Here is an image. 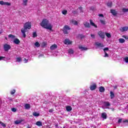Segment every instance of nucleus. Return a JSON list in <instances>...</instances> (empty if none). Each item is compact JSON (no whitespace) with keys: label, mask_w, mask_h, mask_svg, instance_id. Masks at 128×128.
<instances>
[{"label":"nucleus","mask_w":128,"mask_h":128,"mask_svg":"<svg viewBox=\"0 0 128 128\" xmlns=\"http://www.w3.org/2000/svg\"><path fill=\"white\" fill-rule=\"evenodd\" d=\"M40 25L42 28H44L50 30H52V26L51 24H49V20L48 19H43Z\"/></svg>","instance_id":"f257e3e1"},{"label":"nucleus","mask_w":128,"mask_h":128,"mask_svg":"<svg viewBox=\"0 0 128 128\" xmlns=\"http://www.w3.org/2000/svg\"><path fill=\"white\" fill-rule=\"evenodd\" d=\"M24 28L21 29V32H22L23 34V38H26V32L27 31V30L30 29L32 28V24L31 22H26L24 26Z\"/></svg>","instance_id":"f03ea898"},{"label":"nucleus","mask_w":128,"mask_h":128,"mask_svg":"<svg viewBox=\"0 0 128 128\" xmlns=\"http://www.w3.org/2000/svg\"><path fill=\"white\" fill-rule=\"evenodd\" d=\"M71 30V28L69 26L65 25V26H64L63 28V32L65 34H68V30Z\"/></svg>","instance_id":"7ed1b4c3"},{"label":"nucleus","mask_w":128,"mask_h":128,"mask_svg":"<svg viewBox=\"0 0 128 128\" xmlns=\"http://www.w3.org/2000/svg\"><path fill=\"white\" fill-rule=\"evenodd\" d=\"M11 48V46L8 44H4V50L5 52L8 51Z\"/></svg>","instance_id":"20e7f679"},{"label":"nucleus","mask_w":128,"mask_h":128,"mask_svg":"<svg viewBox=\"0 0 128 128\" xmlns=\"http://www.w3.org/2000/svg\"><path fill=\"white\" fill-rule=\"evenodd\" d=\"M96 83H94L92 85H90V90H96Z\"/></svg>","instance_id":"39448f33"},{"label":"nucleus","mask_w":128,"mask_h":128,"mask_svg":"<svg viewBox=\"0 0 128 128\" xmlns=\"http://www.w3.org/2000/svg\"><path fill=\"white\" fill-rule=\"evenodd\" d=\"M64 44L68 45H70L72 44V42H71L69 39H65V40H64Z\"/></svg>","instance_id":"423d86ee"},{"label":"nucleus","mask_w":128,"mask_h":128,"mask_svg":"<svg viewBox=\"0 0 128 128\" xmlns=\"http://www.w3.org/2000/svg\"><path fill=\"white\" fill-rule=\"evenodd\" d=\"M98 34L99 35L100 37L102 39H104V33L102 31L98 32Z\"/></svg>","instance_id":"0eeeda50"},{"label":"nucleus","mask_w":128,"mask_h":128,"mask_svg":"<svg viewBox=\"0 0 128 128\" xmlns=\"http://www.w3.org/2000/svg\"><path fill=\"white\" fill-rule=\"evenodd\" d=\"M120 30L122 32H126V31L128 30V26L122 27L120 29Z\"/></svg>","instance_id":"6e6552de"},{"label":"nucleus","mask_w":128,"mask_h":128,"mask_svg":"<svg viewBox=\"0 0 128 128\" xmlns=\"http://www.w3.org/2000/svg\"><path fill=\"white\" fill-rule=\"evenodd\" d=\"M84 28H90V24L88 22H86L84 23Z\"/></svg>","instance_id":"1a4fd4ad"},{"label":"nucleus","mask_w":128,"mask_h":128,"mask_svg":"<svg viewBox=\"0 0 128 128\" xmlns=\"http://www.w3.org/2000/svg\"><path fill=\"white\" fill-rule=\"evenodd\" d=\"M56 48H58V45H56V44H53L50 47V49L52 50H54Z\"/></svg>","instance_id":"9d476101"},{"label":"nucleus","mask_w":128,"mask_h":128,"mask_svg":"<svg viewBox=\"0 0 128 128\" xmlns=\"http://www.w3.org/2000/svg\"><path fill=\"white\" fill-rule=\"evenodd\" d=\"M13 42L14 44H19L20 43V40L19 39L15 38V39H14V40L13 41Z\"/></svg>","instance_id":"9b49d317"},{"label":"nucleus","mask_w":128,"mask_h":128,"mask_svg":"<svg viewBox=\"0 0 128 128\" xmlns=\"http://www.w3.org/2000/svg\"><path fill=\"white\" fill-rule=\"evenodd\" d=\"M101 117L104 120H106L107 118V114L106 112L102 113Z\"/></svg>","instance_id":"f8f14e48"},{"label":"nucleus","mask_w":128,"mask_h":128,"mask_svg":"<svg viewBox=\"0 0 128 128\" xmlns=\"http://www.w3.org/2000/svg\"><path fill=\"white\" fill-rule=\"evenodd\" d=\"M110 12L114 16H117V12L116 10H110Z\"/></svg>","instance_id":"ddd939ff"},{"label":"nucleus","mask_w":128,"mask_h":128,"mask_svg":"<svg viewBox=\"0 0 128 128\" xmlns=\"http://www.w3.org/2000/svg\"><path fill=\"white\" fill-rule=\"evenodd\" d=\"M90 26H92L96 28H98V26L96 24H94V23L92 22V20H90Z\"/></svg>","instance_id":"4468645a"},{"label":"nucleus","mask_w":128,"mask_h":128,"mask_svg":"<svg viewBox=\"0 0 128 128\" xmlns=\"http://www.w3.org/2000/svg\"><path fill=\"white\" fill-rule=\"evenodd\" d=\"M31 108L30 104H26L24 105V108L26 110H30Z\"/></svg>","instance_id":"2eb2a0df"},{"label":"nucleus","mask_w":128,"mask_h":128,"mask_svg":"<svg viewBox=\"0 0 128 128\" xmlns=\"http://www.w3.org/2000/svg\"><path fill=\"white\" fill-rule=\"evenodd\" d=\"M78 48L80 50L82 51H84V50H88V48H86L85 47H83L82 46H78Z\"/></svg>","instance_id":"dca6fc26"},{"label":"nucleus","mask_w":128,"mask_h":128,"mask_svg":"<svg viewBox=\"0 0 128 128\" xmlns=\"http://www.w3.org/2000/svg\"><path fill=\"white\" fill-rule=\"evenodd\" d=\"M23 121H24L23 120H15L14 124H20V123H22V122H23Z\"/></svg>","instance_id":"f3484780"},{"label":"nucleus","mask_w":128,"mask_h":128,"mask_svg":"<svg viewBox=\"0 0 128 128\" xmlns=\"http://www.w3.org/2000/svg\"><path fill=\"white\" fill-rule=\"evenodd\" d=\"M78 38H81V40H82V38H86V36L83 34H78Z\"/></svg>","instance_id":"a211bd4d"},{"label":"nucleus","mask_w":128,"mask_h":128,"mask_svg":"<svg viewBox=\"0 0 128 128\" xmlns=\"http://www.w3.org/2000/svg\"><path fill=\"white\" fill-rule=\"evenodd\" d=\"M104 90H106L104 89V87L100 86L99 88V92H104Z\"/></svg>","instance_id":"6ab92c4d"},{"label":"nucleus","mask_w":128,"mask_h":128,"mask_svg":"<svg viewBox=\"0 0 128 128\" xmlns=\"http://www.w3.org/2000/svg\"><path fill=\"white\" fill-rule=\"evenodd\" d=\"M36 125L38 126H42V122H37L36 123Z\"/></svg>","instance_id":"aec40b11"},{"label":"nucleus","mask_w":128,"mask_h":128,"mask_svg":"<svg viewBox=\"0 0 128 128\" xmlns=\"http://www.w3.org/2000/svg\"><path fill=\"white\" fill-rule=\"evenodd\" d=\"M96 45L100 48H103L104 46V44H100V43H96Z\"/></svg>","instance_id":"412c9836"},{"label":"nucleus","mask_w":128,"mask_h":128,"mask_svg":"<svg viewBox=\"0 0 128 128\" xmlns=\"http://www.w3.org/2000/svg\"><path fill=\"white\" fill-rule=\"evenodd\" d=\"M110 97L111 99H113L114 98V94L112 91L110 92Z\"/></svg>","instance_id":"4be33fe9"},{"label":"nucleus","mask_w":128,"mask_h":128,"mask_svg":"<svg viewBox=\"0 0 128 128\" xmlns=\"http://www.w3.org/2000/svg\"><path fill=\"white\" fill-rule=\"evenodd\" d=\"M72 110V108L70 106H67L66 107V110H67L68 112H70Z\"/></svg>","instance_id":"5701e85b"},{"label":"nucleus","mask_w":128,"mask_h":128,"mask_svg":"<svg viewBox=\"0 0 128 128\" xmlns=\"http://www.w3.org/2000/svg\"><path fill=\"white\" fill-rule=\"evenodd\" d=\"M23 1V5L24 6H26L28 4V0H22Z\"/></svg>","instance_id":"b1692460"},{"label":"nucleus","mask_w":128,"mask_h":128,"mask_svg":"<svg viewBox=\"0 0 128 128\" xmlns=\"http://www.w3.org/2000/svg\"><path fill=\"white\" fill-rule=\"evenodd\" d=\"M119 42L120 44H123L125 42V40L123 38H120Z\"/></svg>","instance_id":"393cba45"},{"label":"nucleus","mask_w":128,"mask_h":128,"mask_svg":"<svg viewBox=\"0 0 128 128\" xmlns=\"http://www.w3.org/2000/svg\"><path fill=\"white\" fill-rule=\"evenodd\" d=\"M74 52V50H72V49H69V50H68V53L70 54H73Z\"/></svg>","instance_id":"a878e982"},{"label":"nucleus","mask_w":128,"mask_h":128,"mask_svg":"<svg viewBox=\"0 0 128 128\" xmlns=\"http://www.w3.org/2000/svg\"><path fill=\"white\" fill-rule=\"evenodd\" d=\"M8 38H16V36L12 34H10L8 36Z\"/></svg>","instance_id":"bb28decb"},{"label":"nucleus","mask_w":128,"mask_h":128,"mask_svg":"<svg viewBox=\"0 0 128 128\" xmlns=\"http://www.w3.org/2000/svg\"><path fill=\"white\" fill-rule=\"evenodd\" d=\"M100 22L104 24V25H106V20H100Z\"/></svg>","instance_id":"cd10ccee"},{"label":"nucleus","mask_w":128,"mask_h":128,"mask_svg":"<svg viewBox=\"0 0 128 128\" xmlns=\"http://www.w3.org/2000/svg\"><path fill=\"white\" fill-rule=\"evenodd\" d=\"M106 5L108 7L111 8L112 6V2H108V3H107Z\"/></svg>","instance_id":"c85d7f7f"},{"label":"nucleus","mask_w":128,"mask_h":128,"mask_svg":"<svg viewBox=\"0 0 128 128\" xmlns=\"http://www.w3.org/2000/svg\"><path fill=\"white\" fill-rule=\"evenodd\" d=\"M33 116H40V114L36 112H34L33 113Z\"/></svg>","instance_id":"c756f323"},{"label":"nucleus","mask_w":128,"mask_h":128,"mask_svg":"<svg viewBox=\"0 0 128 128\" xmlns=\"http://www.w3.org/2000/svg\"><path fill=\"white\" fill-rule=\"evenodd\" d=\"M22 61V60L20 57H18L16 58V62H20Z\"/></svg>","instance_id":"7c9ffc66"},{"label":"nucleus","mask_w":128,"mask_h":128,"mask_svg":"<svg viewBox=\"0 0 128 128\" xmlns=\"http://www.w3.org/2000/svg\"><path fill=\"white\" fill-rule=\"evenodd\" d=\"M122 12H128V8H122Z\"/></svg>","instance_id":"2f4dec72"},{"label":"nucleus","mask_w":128,"mask_h":128,"mask_svg":"<svg viewBox=\"0 0 128 128\" xmlns=\"http://www.w3.org/2000/svg\"><path fill=\"white\" fill-rule=\"evenodd\" d=\"M32 35L33 38H36L38 36V34H36V32H34Z\"/></svg>","instance_id":"473e14b6"},{"label":"nucleus","mask_w":128,"mask_h":128,"mask_svg":"<svg viewBox=\"0 0 128 128\" xmlns=\"http://www.w3.org/2000/svg\"><path fill=\"white\" fill-rule=\"evenodd\" d=\"M106 35L107 38H112V36L109 33L106 32Z\"/></svg>","instance_id":"72a5a7b5"},{"label":"nucleus","mask_w":128,"mask_h":128,"mask_svg":"<svg viewBox=\"0 0 128 128\" xmlns=\"http://www.w3.org/2000/svg\"><path fill=\"white\" fill-rule=\"evenodd\" d=\"M72 23L74 25H75V26H77L78 24V23L77 22V21H76V20H73V21H72Z\"/></svg>","instance_id":"f704fd0d"},{"label":"nucleus","mask_w":128,"mask_h":128,"mask_svg":"<svg viewBox=\"0 0 128 128\" xmlns=\"http://www.w3.org/2000/svg\"><path fill=\"white\" fill-rule=\"evenodd\" d=\"M16 92V90H12L11 91V92H10V94H11V95H13V94H14Z\"/></svg>","instance_id":"c9c22d12"},{"label":"nucleus","mask_w":128,"mask_h":128,"mask_svg":"<svg viewBox=\"0 0 128 128\" xmlns=\"http://www.w3.org/2000/svg\"><path fill=\"white\" fill-rule=\"evenodd\" d=\"M34 46H36V47L38 48L40 46V44H39V42H36L35 44H34Z\"/></svg>","instance_id":"e433bc0d"},{"label":"nucleus","mask_w":128,"mask_h":128,"mask_svg":"<svg viewBox=\"0 0 128 128\" xmlns=\"http://www.w3.org/2000/svg\"><path fill=\"white\" fill-rule=\"evenodd\" d=\"M62 14H64V15H66L67 14V10H63L62 11Z\"/></svg>","instance_id":"4c0bfd02"},{"label":"nucleus","mask_w":128,"mask_h":128,"mask_svg":"<svg viewBox=\"0 0 128 128\" xmlns=\"http://www.w3.org/2000/svg\"><path fill=\"white\" fill-rule=\"evenodd\" d=\"M5 3L6 2H4L2 0L0 1V4H1L2 6H5Z\"/></svg>","instance_id":"58836bf2"},{"label":"nucleus","mask_w":128,"mask_h":128,"mask_svg":"<svg viewBox=\"0 0 128 128\" xmlns=\"http://www.w3.org/2000/svg\"><path fill=\"white\" fill-rule=\"evenodd\" d=\"M104 104L105 106H110V103L108 102H104Z\"/></svg>","instance_id":"ea45409f"},{"label":"nucleus","mask_w":128,"mask_h":128,"mask_svg":"<svg viewBox=\"0 0 128 128\" xmlns=\"http://www.w3.org/2000/svg\"><path fill=\"white\" fill-rule=\"evenodd\" d=\"M90 37L94 39L96 38V35L94 34H90Z\"/></svg>","instance_id":"a19ab883"},{"label":"nucleus","mask_w":128,"mask_h":128,"mask_svg":"<svg viewBox=\"0 0 128 128\" xmlns=\"http://www.w3.org/2000/svg\"><path fill=\"white\" fill-rule=\"evenodd\" d=\"M47 45L46 43L44 42H42V46H45Z\"/></svg>","instance_id":"79ce46f5"},{"label":"nucleus","mask_w":128,"mask_h":128,"mask_svg":"<svg viewBox=\"0 0 128 128\" xmlns=\"http://www.w3.org/2000/svg\"><path fill=\"white\" fill-rule=\"evenodd\" d=\"M1 126H2L4 128H6V125L3 122H2L1 123Z\"/></svg>","instance_id":"37998d69"},{"label":"nucleus","mask_w":128,"mask_h":128,"mask_svg":"<svg viewBox=\"0 0 128 128\" xmlns=\"http://www.w3.org/2000/svg\"><path fill=\"white\" fill-rule=\"evenodd\" d=\"M122 38H124L126 40H128V36H125V35H123L122 36Z\"/></svg>","instance_id":"c03bdc74"},{"label":"nucleus","mask_w":128,"mask_h":128,"mask_svg":"<svg viewBox=\"0 0 128 128\" xmlns=\"http://www.w3.org/2000/svg\"><path fill=\"white\" fill-rule=\"evenodd\" d=\"M104 53H105V55H104V57H108L109 56L108 54H107L106 52H105Z\"/></svg>","instance_id":"a18cd8bd"},{"label":"nucleus","mask_w":128,"mask_h":128,"mask_svg":"<svg viewBox=\"0 0 128 128\" xmlns=\"http://www.w3.org/2000/svg\"><path fill=\"white\" fill-rule=\"evenodd\" d=\"M5 5L10 6V3L8 2H5Z\"/></svg>","instance_id":"49530a36"},{"label":"nucleus","mask_w":128,"mask_h":128,"mask_svg":"<svg viewBox=\"0 0 128 128\" xmlns=\"http://www.w3.org/2000/svg\"><path fill=\"white\" fill-rule=\"evenodd\" d=\"M109 49L108 48H105L104 49V51L105 52L106 51H108Z\"/></svg>","instance_id":"de8ad7c7"},{"label":"nucleus","mask_w":128,"mask_h":128,"mask_svg":"<svg viewBox=\"0 0 128 128\" xmlns=\"http://www.w3.org/2000/svg\"><path fill=\"white\" fill-rule=\"evenodd\" d=\"M122 121V118H120V119L118 120V124H120V123H121Z\"/></svg>","instance_id":"09e8293b"},{"label":"nucleus","mask_w":128,"mask_h":128,"mask_svg":"<svg viewBox=\"0 0 128 128\" xmlns=\"http://www.w3.org/2000/svg\"><path fill=\"white\" fill-rule=\"evenodd\" d=\"M124 60L126 62L128 63V57H126L124 59Z\"/></svg>","instance_id":"8fccbe9b"},{"label":"nucleus","mask_w":128,"mask_h":128,"mask_svg":"<svg viewBox=\"0 0 128 128\" xmlns=\"http://www.w3.org/2000/svg\"><path fill=\"white\" fill-rule=\"evenodd\" d=\"M54 112V109H53V108H50V109L49 112H50V113H52V112Z\"/></svg>","instance_id":"3c124183"},{"label":"nucleus","mask_w":128,"mask_h":128,"mask_svg":"<svg viewBox=\"0 0 128 128\" xmlns=\"http://www.w3.org/2000/svg\"><path fill=\"white\" fill-rule=\"evenodd\" d=\"M6 57L5 56H0V60H4V58H5Z\"/></svg>","instance_id":"603ef678"},{"label":"nucleus","mask_w":128,"mask_h":128,"mask_svg":"<svg viewBox=\"0 0 128 128\" xmlns=\"http://www.w3.org/2000/svg\"><path fill=\"white\" fill-rule=\"evenodd\" d=\"M12 110L14 112H16V108H12Z\"/></svg>","instance_id":"864d4df0"},{"label":"nucleus","mask_w":128,"mask_h":128,"mask_svg":"<svg viewBox=\"0 0 128 128\" xmlns=\"http://www.w3.org/2000/svg\"><path fill=\"white\" fill-rule=\"evenodd\" d=\"M98 16L104 18V14H99Z\"/></svg>","instance_id":"5fc2aeb1"},{"label":"nucleus","mask_w":128,"mask_h":128,"mask_svg":"<svg viewBox=\"0 0 128 128\" xmlns=\"http://www.w3.org/2000/svg\"><path fill=\"white\" fill-rule=\"evenodd\" d=\"M113 88H114V90H116L118 88V86H113Z\"/></svg>","instance_id":"6e6d98bb"},{"label":"nucleus","mask_w":128,"mask_h":128,"mask_svg":"<svg viewBox=\"0 0 128 128\" xmlns=\"http://www.w3.org/2000/svg\"><path fill=\"white\" fill-rule=\"evenodd\" d=\"M122 122H123L124 123L128 122V120H123Z\"/></svg>","instance_id":"4d7b16f0"},{"label":"nucleus","mask_w":128,"mask_h":128,"mask_svg":"<svg viewBox=\"0 0 128 128\" xmlns=\"http://www.w3.org/2000/svg\"><path fill=\"white\" fill-rule=\"evenodd\" d=\"M8 99L9 101H10V102L12 100V98H8Z\"/></svg>","instance_id":"13d9d810"},{"label":"nucleus","mask_w":128,"mask_h":128,"mask_svg":"<svg viewBox=\"0 0 128 128\" xmlns=\"http://www.w3.org/2000/svg\"><path fill=\"white\" fill-rule=\"evenodd\" d=\"M28 128H31L29 124L28 126Z\"/></svg>","instance_id":"bf43d9fd"},{"label":"nucleus","mask_w":128,"mask_h":128,"mask_svg":"<svg viewBox=\"0 0 128 128\" xmlns=\"http://www.w3.org/2000/svg\"><path fill=\"white\" fill-rule=\"evenodd\" d=\"M25 60H26L25 62H28V60H26V59H25Z\"/></svg>","instance_id":"052dcab7"},{"label":"nucleus","mask_w":128,"mask_h":128,"mask_svg":"<svg viewBox=\"0 0 128 128\" xmlns=\"http://www.w3.org/2000/svg\"><path fill=\"white\" fill-rule=\"evenodd\" d=\"M79 9H80V10H82V7H80V8H79Z\"/></svg>","instance_id":"680f3d73"},{"label":"nucleus","mask_w":128,"mask_h":128,"mask_svg":"<svg viewBox=\"0 0 128 128\" xmlns=\"http://www.w3.org/2000/svg\"><path fill=\"white\" fill-rule=\"evenodd\" d=\"M2 123V122L0 121V124H1Z\"/></svg>","instance_id":"e2e57ef3"},{"label":"nucleus","mask_w":128,"mask_h":128,"mask_svg":"<svg viewBox=\"0 0 128 128\" xmlns=\"http://www.w3.org/2000/svg\"><path fill=\"white\" fill-rule=\"evenodd\" d=\"M2 32H0V34Z\"/></svg>","instance_id":"0e129e2a"},{"label":"nucleus","mask_w":128,"mask_h":128,"mask_svg":"<svg viewBox=\"0 0 128 128\" xmlns=\"http://www.w3.org/2000/svg\"><path fill=\"white\" fill-rule=\"evenodd\" d=\"M6 39L7 40L8 39H7V38H6Z\"/></svg>","instance_id":"69168bd1"}]
</instances>
